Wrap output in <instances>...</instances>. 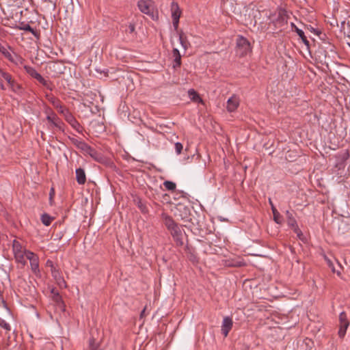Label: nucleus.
<instances>
[{
  "label": "nucleus",
  "instance_id": "41",
  "mask_svg": "<svg viewBox=\"0 0 350 350\" xmlns=\"http://www.w3.org/2000/svg\"><path fill=\"white\" fill-rule=\"evenodd\" d=\"M41 76L40 74H39L38 72H36V75L33 77L34 79H36L37 81L38 79L40 78V77Z\"/></svg>",
  "mask_w": 350,
  "mask_h": 350
},
{
  "label": "nucleus",
  "instance_id": "34",
  "mask_svg": "<svg viewBox=\"0 0 350 350\" xmlns=\"http://www.w3.org/2000/svg\"><path fill=\"white\" fill-rule=\"evenodd\" d=\"M294 232L297 234V237L301 239V237L303 235L301 230L299 228L298 226L297 225L296 227H292L291 228Z\"/></svg>",
  "mask_w": 350,
  "mask_h": 350
},
{
  "label": "nucleus",
  "instance_id": "20",
  "mask_svg": "<svg viewBox=\"0 0 350 350\" xmlns=\"http://www.w3.org/2000/svg\"><path fill=\"white\" fill-rule=\"evenodd\" d=\"M172 55L174 58V64L173 65V67L174 68L180 67L181 65V55L179 51L177 49H174L172 51Z\"/></svg>",
  "mask_w": 350,
  "mask_h": 350
},
{
  "label": "nucleus",
  "instance_id": "11",
  "mask_svg": "<svg viewBox=\"0 0 350 350\" xmlns=\"http://www.w3.org/2000/svg\"><path fill=\"white\" fill-rule=\"evenodd\" d=\"M172 18L173 26L175 29H177L179 23V18L181 15V10L177 3L173 1L171 3Z\"/></svg>",
  "mask_w": 350,
  "mask_h": 350
},
{
  "label": "nucleus",
  "instance_id": "9",
  "mask_svg": "<svg viewBox=\"0 0 350 350\" xmlns=\"http://www.w3.org/2000/svg\"><path fill=\"white\" fill-rule=\"evenodd\" d=\"M349 325V321L347 319L346 313L344 312H341L339 315V337L343 338L345 336Z\"/></svg>",
  "mask_w": 350,
  "mask_h": 350
},
{
  "label": "nucleus",
  "instance_id": "19",
  "mask_svg": "<svg viewBox=\"0 0 350 350\" xmlns=\"http://www.w3.org/2000/svg\"><path fill=\"white\" fill-rule=\"evenodd\" d=\"M188 95L191 100L193 102L204 104L203 100L200 98L199 94L195 90H189Z\"/></svg>",
  "mask_w": 350,
  "mask_h": 350
},
{
  "label": "nucleus",
  "instance_id": "3",
  "mask_svg": "<svg viewBox=\"0 0 350 350\" xmlns=\"http://www.w3.org/2000/svg\"><path fill=\"white\" fill-rule=\"evenodd\" d=\"M236 44V53L239 56L243 57L252 52L250 42L243 36H238Z\"/></svg>",
  "mask_w": 350,
  "mask_h": 350
},
{
  "label": "nucleus",
  "instance_id": "24",
  "mask_svg": "<svg viewBox=\"0 0 350 350\" xmlns=\"http://www.w3.org/2000/svg\"><path fill=\"white\" fill-rule=\"evenodd\" d=\"M295 31L297 33V35L301 39L303 42L306 46H309V41L307 40V38L306 37L304 32L301 29H299L298 27H295Z\"/></svg>",
  "mask_w": 350,
  "mask_h": 350
},
{
  "label": "nucleus",
  "instance_id": "16",
  "mask_svg": "<svg viewBox=\"0 0 350 350\" xmlns=\"http://www.w3.org/2000/svg\"><path fill=\"white\" fill-rule=\"evenodd\" d=\"M51 272L52 276L60 286H66V282L64 280L62 273L58 267H55L51 270Z\"/></svg>",
  "mask_w": 350,
  "mask_h": 350
},
{
  "label": "nucleus",
  "instance_id": "14",
  "mask_svg": "<svg viewBox=\"0 0 350 350\" xmlns=\"http://www.w3.org/2000/svg\"><path fill=\"white\" fill-rule=\"evenodd\" d=\"M65 119L71 125V126L78 132H79L82 129L78 121L68 111H66Z\"/></svg>",
  "mask_w": 350,
  "mask_h": 350
},
{
  "label": "nucleus",
  "instance_id": "44",
  "mask_svg": "<svg viewBox=\"0 0 350 350\" xmlns=\"http://www.w3.org/2000/svg\"><path fill=\"white\" fill-rule=\"evenodd\" d=\"M145 310H146V308H144V309L142 311V312H141V314H140L141 317H142L144 316V312H145Z\"/></svg>",
  "mask_w": 350,
  "mask_h": 350
},
{
  "label": "nucleus",
  "instance_id": "21",
  "mask_svg": "<svg viewBox=\"0 0 350 350\" xmlns=\"http://www.w3.org/2000/svg\"><path fill=\"white\" fill-rule=\"evenodd\" d=\"M286 215L287 217V224H288V226H290L291 228L296 227L297 224L295 219L294 218V217L293 215V213L291 212H290L289 211H286Z\"/></svg>",
  "mask_w": 350,
  "mask_h": 350
},
{
  "label": "nucleus",
  "instance_id": "13",
  "mask_svg": "<svg viewBox=\"0 0 350 350\" xmlns=\"http://www.w3.org/2000/svg\"><path fill=\"white\" fill-rule=\"evenodd\" d=\"M2 74H3V78L8 82L11 90L16 93H19L21 90V87L18 83H17L12 79L11 75L9 73H2Z\"/></svg>",
  "mask_w": 350,
  "mask_h": 350
},
{
  "label": "nucleus",
  "instance_id": "37",
  "mask_svg": "<svg viewBox=\"0 0 350 350\" xmlns=\"http://www.w3.org/2000/svg\"><path fill=\"white\" fill-rule=\"evenodd\" d=\"M54 195H55V190L53 188H51V191H50V193H49V201H50L51 204H52V203H53V199Z\"/></svg>",
  "mask_w": 350,
  "mask_h": 350
},
{
  "label": "nucleus",
  "instance_id": "43",
  "mask_svg": "<svg viewBox=\"0 0 350 350\" xmlns=\"http://www.w3.org/2000/svg\"><path fill=\"white\" fill-rule=\"evenodd\" d=\"M2 73H7V72L3 71L2 69L0 68V76H1L3 77V74Z\"/></svg>",
  "mask_w": 350,
  "mask_h": 350
},
{
  "label": "nucleus",
  "instance_id": "12",
  "mask_svg": "<svg viewBox=\"0 0 350 350\" xmlns=\"http://www.w3.org/2000/svg\"><path fill=\"white\" fill-rule=\"evenodd\" d=\"M240 105V98L235 94H233L228 98L226 103V109L228 112L235 111Z\"/></svg>",
  "mask_w": 350,
  "mask_h": 350
},
{
  "label": "nucleus",
  "instance_id": "18",
  "mask_svg": "<svg viewBox=\"0 0 350 350\" xmlns=\"http://www.w3.org/2000/svg\"><path fill=\"white\" fill-rule=\"evenodd\" d=\"M76 180L79 185H84L86 182V175L83 168H77L75 171Z\"/></svg>",
  "mask_w": 350,
  "mask_h": 350
},
{
  "label": "nucleus",
  "instance_id": "32",
  "mask_svg": "<svg viewBox=\"0 0 350 350\" xmlns=\"http://www.w3.org/2000/svg\"><path fill=\"white\" fill-rule=\"evenodd\" d=\"M90 350H101L98 345H94V340L92 339L90 342Z\"/></svg>",
  "mask_w": 350,
  "mask_h": 350
},
{
  "label": "nucleus",
  "instance_id": "40",
  "mask_svg": "<svg viewBox=\"0 0 350 350\" xmlns=\"http://www.w3.org/2000/svg\"><path fill=\"white\" fill-rule=\"evenodd\" d=\"M269 202H270V204H271V210H272L273 213L278 212L277 209H276V208H275V206H273V203L271 202V200H269Z\"/></svg>",
  "mask_w": 350,
  "mask_h": 350
},
{
  "label": "nucleus",
  "instance_id": "4",
  "mask_svg": "<svg viewBox=\"0 0 350 350\" xmlns=\"http://www.w3.org/2000/svg\"><path fill=\"white\" fill-rule=\"evenodd\" d=\"M288 18V12L284 9L279 8L277 11L276 18H271V20L276 28H282L287 24Z\"/></svg>",
  "mask_w": 350,
  "mask_h": 350
},
{
  "label": "nucleus",
  "instance_id": "36",
  "mask_svg": "<svg viewBox=\"0 0 350 350\" xmlns=\"http://www.w3.org/2000/svg\"><path fill=\"white\" fill-rule=\"evenodd\" d=\"M55 107L59 109V113H62L64 116H65V113H66V111H68V109H66V108H64V107H62V105H55Z\"/></svg>",
  "mask_w": 350,
  "mask_h": 350
},
{
  "label": "nucleus",
  "instance_id": "1",
  "mask_svg": "<svg viewBox=\"0 0 350 350\" xmlns=\"http://www.w3.org/2000/svg\"><path fill=\"white\" fill-rule=\"evenodd\" d=\"M163 218L164 220V224L167 228L168 230L170 231L171 235L172 236L174 240L176 241L178 245H182L183 244V232L180 229V227L174 221V219L166 215H163Z\"/></svg>",
  "mask_w": 350,
  "mask_h": 350
},
{
  "label": "nucleus",
  "instance_id": "26",
  "mask_svg": "<svg viewBox=\"0 0 350 350\" xmlns=\"http://www.w3.org/2000/svg\"><path fill=\"white\" fill-rule=\"evenodd\" d=\"M163 185L165 186L167 190L172 191H174L176 187V184L174 182L170 180H165L163 183Z\"/></svg>",
  "mask_w": 350,
  "mask_h": 350
},
{
  "label": "nucleus",
  "instance_id": "38",
  "mask_svg": "<svg viewBox=\"0 0 350 350\" xmlns=\"http://www.w3.org/2000/svg\"><path fill=\"white\" fill-rule=\"evenodd\" d=\"M46 267H49L51 268V270H52L53 268L55 267V266L54 265L53 262L52 260H47L46 262Z\"/></svg>",
  "mask_w": 350,
  "mask_h": 350
},
{
  "label": "nucleus",
  "instance_id": "5",
  "mask_svg": "<svg viewBox=\"0 0 350 350\" xmlns=\"http://www.w3.org/2000/svg\"><path fill=\"white\" fill-rule=\"evenodd\" d=\"M78 148L83 150L84 153L90 155L96 161H100L103 159V157L100 153L83 142H80L79 143Z\"/></svg>",
  "mask_w": 350,
  "mask_h": 350
},
{
  "label": "nucleus",
  "instance_id": "30",
  "mask_svg": "<svg viewBox=\"0 0 350 350\" xmlns=\"http://www.w3.org/2000/svg\"><path fill=\"white\" fill-rule=\"evenodd\" d=\"M273 219L277 224H282V216L280 215V213L278 211L276 213H273Z\"/></svg>",
  "mask_w": 350,
  "mask_h": 350
},
{
  "label": "nucleus",
  "instance_id": "25",
  "mask_svg": "<svg viewBox=\"0 0 350 350\" xmlns=\"http://www.w3.org/2000/svg\"><path fill=\"white\" fill-rule=\"evenodd\" d=\"M53 220V217H51L49 215L44 213L41 216V221L42 224L46 226H49Z\"/></svg>",
  "mask_w": 350,
  "mask_h": 350
},
{
  "label": "nucleus",
  "instance_id": "10",
  "mask_svg": "<svg viewBox=\"0 0 350 350\" xmlns=\"http://www.w3.org/2000/svg\"><path fill=\"white\" fill-rule=\"evenodd\" d=\"M46 120L51 124V127H55L59 131H64V124L54 112L51 111L46 116Z\"/></svg>",
  "mask_w": 350,
  "mask_h": 350
},
{
  "label": "nucleus",
  "instance_id": "23",
  "mask_svg": "<svg viewBox=\"0 0 350 350\" xmlns=\"http://www.w3.org/2000/svg\"><path fill=\"white\" fill-rule=\"evenodd\" d=\"M38 81L43 86H44L46 89L52 90L53 85L51 82L45 79L42 75L38 79Z\"/></svg>",
  "mask_w": 350,
  "mask_h": 350
},
{
  "label": "nucleus",
  "instance_id": "35",
  "mask_svg": "<svg viewBox=\"0 0 350 350\" xmlns=\"http://www.w3.org/2000/svg\"><path fill=\"white\" fill-rule=\"evenodd\" d=\"M245 265H246V262L243 260L236 261L234 262V264H233V266H235V267H244Z\"/></svg>",
  "mask_w": 350,
  "mask_h": 350
},
{
  "label": "nucleus",
  "instance_id": "45",
  "mask_svg": "<svg viewBox=\"0 0 350 350\" xmlns=\"http://www.w3.org/2000/svg\"><path fill=\"white\" fill-rule=\"evenodd\" d=\"M0 88L1 90H5V87H4L3 84H2V83L0 84Z\"/></svg>",
  "mask_w": 350,
  "mask_h": 350
},
{
  "label": "nucleus",
  "instance_id": "6",
  "mask_svg": "<svg viewBox=\"0 0 350 350\" xmlns=\"http://www.w3.org/2000/svg\"><path fill=\"white\" fill-rule=\"evenodd\" d=\"M0 53H2L5 58L16 65L23 63V59L13 51L7 49L4 46L0 44Z\"/></svg>",
  "mask_w": 350,
  "mask_h": 350
},
{
  "label": "nucleus",
  "instance_id": "2",
  "mask_svg": "<svg viewBox=\"0 0 350 350\" xmlns=\"http://www.w3.org/2000/svg\"><path fill=\"white\" fill-rule=\"evenodd\" d=\"M12 251L16 262L24 267L26 265L27 253L30 251L25 249L22 244L16 239L12 243Z\"/></svg>",
  "mask_w": 350,
  "mask_h": 350
},
{
  "label": "nucleus",
  "instance_id": "31",
  "mask_svg": "<svg viewBox=\"0 0 350 350\" xmlns=\"http://www.w3.org/2000/svg\"><path fill=\"white\" fill-rule=\"evenodd\" d=\"M175 150L177 154H180L183 149V146L180 142H176L174 145Z\"/></svg>",
  "mask_w": 350,
  "mask_h": 350
},
{
  "label": "nucleus",
  "instance_id": "29",
  "mask_svg": "<svg viewBox=\"0 0 350 350\" xmlns=\"http://www.w3.org/2000/svg\"><path fill=\"white\" fill-rule=\"evenodd\" d=\"M0 326L7 331H10L11 327L5 320L0 319Z\"/></svg>",
  "mask_w": 350,
  "mask_h": 350
},
{
  "label": "nucleus",
  "instance_id": "39",
  "mask_svg": "<svg viewBox=\"0 0 350 350\" xmlns=\"http://www.w3.org/2000/svg\"><path fill=\"white\" fill-rule=\"evenodd\" d=\"M269 202H270V204H271V210H272L273 213L278 212L277 209H276V208H275V206H273V203L271 202V200H269Z\"/></svg>",
  "mask_w": 350,
  "mask_h": 350
},
{
  "label": "nucleus",
  "instance_id": "17",
  "mask_svg": "<svg viewBox=\"0 0 350 350\" xmlns=\"http://www.w3.org/2000/svg\"><path fill=\"white\" fill-rule=\"evenodd\" d=\"M17 29L24 30L26 31L31 32L36 38H39L40 33L38 31L33 29L29 24L25 23H21L18 26Z\"/></svg>",
  "mask_w": 350,
  "mask_h": 350
},
{
  "label": "nucleus",
  "instance_id": "46",
  "mask_svg": "<svg viewBox=\"0 0 350 350\" xmlns=\"http://www.w3.org/2000/svg\"><path fill=\"white\" fill-rule=\"evenodd\" d=\"M328 263H329V266H331V265H332V263H331V262H330L329 260L328 261Z\"/></svg>",
  "mask_w": 350,
  "mask_h": 350
},
{
  "label": "nucleus",
  "instance_id": "15",
  "mask_svg": "<svg viewBox=\"0 0 350 350\" xmlns=\"http://www.w3.org/2000/svg\"><path fill=\"white\" fill-rule=\"evenodd\" d=\"M232 320L229 317H226L223 319L221 325V333L226 337L232 327Z\"/></svg>",
  "mask_w": 350,
  "mask_h": 350
},
{
  "label": "nucleus",
  "instance_id": "42",
  "mask_svg": "<svg viewBox=\"0 0 350 350\" xmlns=\"http://www.w3.org/2000/svg\"><path fill=\"white\" fill-rule=\"evenodd\" d=\"M291 26L292 27V30L295 31V27H297L293 23H291Z\"/></svg>",
  "mask_w": 350,
  "mask_h": 350
},
{
  "label": "nucleus",
  "instance_id": "8",
  "mask_svg": "<svg viewBox=\"0 0 350 350\" xmlns=\"http://www.w3.org/2000/svg\"><path fill=\"white\" fill-rule=\"evenodd\" d=\"M25 258L29 260L30 267L32 272L36 275L40 273L39 257L32 252H27Z\"/></svg>",
  "mask_w": 350,
  "mask_h": 350
},
{
  "label": "nucleus",
  "instance_id": "28",
  "mask_svg": "<svg viewBox=\"0 0 350 350\" xmlns=\"http://www.w3.org/2000/svg\"><path fill=\"white\" fill-rule=\"evenodd\" d=\"M24 69L26 72L31 76L32 78L36 75L37 71L36 69L30 66H24Z\"/></svg>",
  "mask_w": 350,
  "mask_h": 350
},
{
  "label": "nucleus",
  "instance_id": "27",
  "mask_svg": "<svg viewBox=\"0 0 350 350\" xmlns=\"http://www.w3.org/2000/svg\"><path fill=\"white\" fill-rule=\"evenodd\" d=\"M53 300L56 302V304L61 310H64V303L62 300V297L58 293L54 295Z\"/></svg>",
  "mask_w": 350,
  "mask_h": 350
},
{
  "label": "nucleus",
  "instance_id": "7",
  "mask_svg": "<svg viewBox=\"0 0 350 350\" xmlns=\"http://www.w3.org/2000/svg\"><path fill=\"white\" fill-rule=\"evenodd\" d=\"M137 6L142 13L153 16L154 2L152 0H139Z\"/></svg>",
  "mask_w": 350,
  "mask_h": 350
},
{
  "label": "nucleus",
  "instance_id": "33",
  "mask_svg": "<svg viewBox=\"0 0 350 350\" xmlns=\"http://www.w3.org/2000/svg\"><path fill=\"white\" fill-rule=\"evenodd\" d=\"M129 33H133L135 31V25L134 23H130L128 26V29L126 30Z\"/></svg>",
  "mask_w": 350,
  "mask_h": 350
},
{
  "label": "nucleus",
  "instance_id": "22",
  "mask_svg": "<svg viewBox=\"0 0 350 350\" xmlns=\"http://www.w3.org/2000/svg\"><path fill=\"white\" fill-rule=\"evenodd\" d=\"M179 41L185 50H187L190 46V43L188 41L187 36L183 33H179Z\"/></svg>",
  "mask_w": 350,
  "mask_h": 350
}]
</instances>
